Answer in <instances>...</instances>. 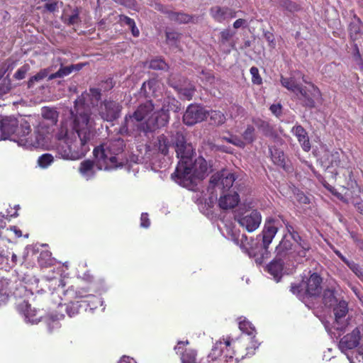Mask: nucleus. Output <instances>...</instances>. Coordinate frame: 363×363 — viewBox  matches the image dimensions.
<instances>
[{"label": "nucleus", "instance_id": "338daca9", "mask_svg": "<svg viewBox=\"0 0 363 363\" xmlns=\"http://www.w3.org/2000/svg\"><path fill=\"white\" fill-rule=\"evenodd\" d=\"M155 9L162 13L167 15L168 17L169 15V13L171 10L168 9L165 6L161 4H155Z\"/></svg>", "mask_w": 363, "mask_h": 363}, {"label": "nucleus", "instance_id": "052dcab7", "mask_svg": "<svg viewBox=\"0 0 363 363\" xmlns=\"http://www.w3.org/2000/svg\"><path fill=\"white\" fill-rule=\"evenodd\" d=\"M281 218L282 222L284 223L287 232L291 235V238L293 239L296 235H298L299 233L295 230L294 226L289 223L287 220H284L282 216H279Z\"/></svg>", "mask_w": 363, "mask_h": 363}, {"label": "nucleus", "instance_id": "4d7b16f0", "mask_svg": "<svg viewBox=\"0 0 363 363\" xmlns=\"http://www.w3.org/2000/svg\"><path fill=\"white\" fill-rule=\"evenodd\" d=\"M353 57L356 63L359 66L360 69H363V59L357 44H354V45Z\"/></svg>", "mask_w": 363, "mask_h": 363}, {"label": "nucleus", "instance_id": "39448f33", "mask_svg": "<svg viewBox=\"0 0 363 363\" xmlns=\"http://www.w3.org/2000/svg\"><path fill=\"white\" fill-rule=\"evenodd\" d=\"M254 346V348L250 349V352L244 354L238 350L241 345L238 340L230 336L223 337L213 346L211 352L207 356V363H233V359L238 362L246 356H251L257 347L255 345Z\"/></svg>", "mask_w": 363, "mask_h": 363}, {"label": "nucleus", "instance_id": "b1692460", "mask_svg": "<svg viewBox=\"0 0 363 363\" xmlns=\"http://www.w3.org/2000/svg\"><path fill=\"white\" fill-rule=\"evenodd\" d=\"M18 308L23 313L26 319L32 323H37L42 318L35 309H32L30 305L25 301L18 306Z\"/></svg>", "mask_w": 363, "mask_h": 363}, {"label": "nucleus", "instance_id": "c03bdc74", "mask_svg": "<svg viewBox=\"0 0 363 363\" xmlns=\"http://www.w3.org/2000/svg\"><path fill=\"white\" fill-rule=\"evenodd\" d=\"M239 328L240 330L247 334L248 335H252L255 333V328L253 325L245 318L239 321Z\"/></svg>", "mask_w": 363, "mask_h": 363}, {"label": "nucleus", "instance_id": "603ef678", "mask_svg": "<svg viewBox=\"0 0 363 363\" xmlns=\"http://www.w3.org/2000/svg\"><path fill=\"white\" fill-rule=\"evenodd\" d=\"M211 119L216 125L223 124L225 122V116L220 111H211L210 114Z\"/></svg>", "mask_w": 363, "mask_h": 363}, {"label": "nucleus", "instance_id": "c756f323", "mask_svg": "<svg viewBox=\"0 0 363 363\" xmlns=\"http://www.w3.org/2000/svg\"><path fill=\"white\" fill-rule=\"evenodd\" d=\"M82 302L84 305V311H89L92 312L102 305L101 298L94 294H91L89 296H87L86 299H82Z\"/></svg>", "mask_w": 363, "mask_h": 363}, {"label": "nucleus", "instance_id": "e433bc0d", "mask_svg": "<svg viewBox=\"0 0 363 363\" xmlns=\"http://www.w3.org/2000/svg\"><path fill=\"white\" fill-rule=\"evenodd\" d=\"M277 4L284 9L291 12H298L301 10L300 4L291 0H277Z\"/></svg>", "mask_w": 363, "mask_h": 363}, {"label": "nucleus", "instance_id": "6e6d98bb", "mask_svg": "<svg viewBox=\"0 0 363 363\" xmlns=\"http://www.w3.org/2000/svg\"><path fill=\"white\" fill-rule=\"evenodd\" d=\"M9 296V292L7 288L4 287V283L0 282V305L5 303Z\"/></svg>", "mask_w": 363, "mask_h": 363}, {"label": "nucleus", "instance_id": "f704fd0d", "mask_svg": "<svg viewBox=\"0 0 363 363\" xmlns=\"http://www.w3.org/2000/svg\"><path fill=\"white\" fill-rule=\"evenodd\" d=\"M50 72V68H45L40 69L36 74H35L29 79V80L28 81V89L33 88L35 83L40 82L46 77L48 78Z\"/></svg>", "mask_w": 363, "mask_h": 363}, {"label": "nucleus", "instance_id": "5fc2aeb1", "mask_svg": "<svg viewBox=\"0 0 363 363\" xmlns=\"http://www.w3.org/2000/svg\"><path fill=\"white\" fill-rule=\"evenodd\" d=\"M255 338V336H253L252 338H251V343H252V345L251 346H247V345H242L241 343V342L238 341L241 345V347L238 350L240 352H242L244 354H246V353L247 352H250L251 351V348H254V345H255L257 347L255 348V350H256L258 346H259V344L257 342V341H255L253 339ZM255 350H254L255 352ZM255 354V352L252 354L253 355Z\"/></svg>", "mask_w": 363, "mask_h": 363}, {"label": "nucleus", "instance_id": "f3484780", "mask_svg": "<svg viewBox=\"0 0 363 363\" xmlns=\"http://www.w3.org/2000/svg\"><path fill=\"white\" fill-rule=\"evenodd\" d=\"M278 231V228L274 225L273 220H269L265 223L262 233L257 235L261 238L262 248L267 251L269 245Z\"/></svg>", "mask_w": 363, "mask_h": 363}, {"label": "nucleus", "instance_id": "680f3d73", "mask_svg": "<svg viewBox=\"0 0 363 363\" xmlns=\"http://www.w3.org/2000/svg\"><path fill=\"white\" fill-rule=\"evenodd\" d=\"M79 13L77 9L74 11V13L71 15L67 19V24L73 26L80 22Z\"/></svg>", "mask_w": 363, "mask_h": 363}, {"label": "nucleus", "instance_id": "7ed1b4c3", "mask_svg": "<svg viewBox=\"0 0 363 363\" xmlns=\"http://www.w3.org/2000/svg\"><path fill=\"white\" fill-rule=\"evenodd\" d=\"M125 143L123 139L117 138L100 144L93 150L94 160H83L79 167V172L86 179L95 175L94 167L99 170H108L122 167L126 162L124 155Z\"/></svg>", "mask_w": 363, "mask_h": 363}, {"label": "nucleus", "instance_id": "f257e3e1", "mask_svg": "<svg viewBox=\"0 0 363 363\" xmlns=\"http://www.w3.org/2000/svg\"><path fill=\"white\" fill-rule=\"evenodd\" d=\"M101 92H82L74 101V108L70 116L62 121L56 133L58 140L63 143L57 146V153L65 160L82 158L90 150V143L96 132L90 123L91 107L98 106Z\"/></svg>", "mask_w": 363, "mask_h": 363}, {"label": "nucleus", "instance_id": "6ab92c4d", "mask_svg": "<svg viewBox=\"0 0 363 363\" xmlns=\"http://www.w3.org/2000/svg\"><path fill=\"white\" fill-rule=\"evenodd\" d=\"M333 312L335 315V323L337 325V326L335 327L337 330H342L345 328V324L342 323L340 325V323L348 312L347 301L344 300L340 301L333 308Z\"/></svg>", "mask_w": 363, "mask_h": 363}, {"label": "nucleus", "instance_id": "58836bf2", "mask_svg": "<svg viewBox=\"0 0 363 363\" xmlns=\"http://www.w3.org/2000/svg\"><path fill=\"white\" fill-rule=\"evenodd\" d=\"M149 68L154 70L167 71L169 65L162 57H157L150 61Z\"/></svg>", "mask_w": 363, "mask_h": 363}, {"label": "nucleus", "instance_id": "bb28decb", "mask_svg": "<svg viewBox=\"0 0 363 363\" xmlns=\"http://www.w3.org/2000/svg\"><path fill=\"white\" fill-rule=\"evenodd\" d=\"M362 28V23L359 18L350 23L348 32L352 41L354 42L362 38L363 35Z\"/></svg>", "mask_w": 363, "mask_h": 363}, {"label": "nucleus", "instance_id": "3c124183", "mask_svg": "<svg viewBox=\"0 0 363 363\" xmlns=\"http://www.w3.org/2000/svg\"><path fill=\"white\" fill-rule=\"evenodd\" d=\"M30 70V65L25 64L21 66L13 75V77L16 80H21L26 77L27 72Z\"/></svg>", "mask_w": 363, "mask_h": 363}, {"label": "nucleus", "instance_id": "5701e85b", "mask_svg": "<svg viewBox=\"0 0 363 363\" xmlns=\"http://www.w3.org/2000/svg\"><path fill=\"white\" fill-rule=\"evenodd\" d=\"M284 258L276 255V257L267 266V270L274 278H277L281 277L284 269Z\"/></svg>", "mask_w": 363, "mask_h": 363}, {"label": "nucleus", "instance_id": "20e7f679", "mask_svg": "<svg viewBox=\"0 0 363 363\" xmlns=\"http://www.w3.org/2000/svg\"><path fill=\"white\" fill-rule=\"evenodd\" d=\"M33 139L30 123L25 119L18 120L14 116L0 117V140H11L19 145L39 146L44 140L43 135L35 131Z\"/></svg>", "mask_w": 363, "mask_h": 363}, {"label": "nucleus", "instance_id": "2f4dec72", "mask_svg": "<svg viewBox=\"0 0 363 363\" xmlns=\"http://www.w3.org/2000/svg\"><path fill=\"white\" fill-rule=\"evenodd\" d=\"M182 34L175 30H166V43L170 47L179 48Z\"/></svg>", "mask_w": 363, "mask_h": 363}, {"label": "nucleus", "instance_id": "423d86ee", "mask_svg": "<svg viewBox=\"0 0 363 363\" xmlns=\"http://www.w3.org/2000/svg\"><path fill=\"white\" fill-rule=\"evenodd\" d=\"M153 110L154 104L152 101H147L145 103L140 104L133 114L125 116L121 128V132L128 133L135 130L142 132L140 127L143 123L138 125L137 123H140L145 120Z\"/></svg>", "mask_w": 363, "mask_h": 363}, {"label": "nucleus", "instance_id": "473e14b6", "mask_svg": "<svg viewBox=\"0 0 363 363\" xmlns=\"http://www.w3.org/2000/svg\"><path fill=\"white\" fill-rule=\"evenodd\" d=\"M292 245H293L290 240H286L284 238L276 247L277 255L282 258H285L291 250Z\"/></svg>", "mask_w": 363, "mask_h": 363}, {"label": "nucleus", "instance_id": "a19ab883", "mask_svg": "<svg viewBox=\"0 0 363 363\" xmlns=\"http://www.w3.org/2000/svg\"><path fill=\"white\" fill-rule=\"evenodd\" d=\"M160 85L161 82L157 79H150L143 84L140 91H147V89L149 91H157L160 89Z\"/></svg>", "mask_w": 363, "mask_h": 363}, {"label": "nucleus", "instance_id": "4c0bfd02", "mask_svg": "<svg viewBox=\"0 0 363 363\" xmlns=\"http://www.w3.org/2000/svg\"><path fill=\"white\" fill-rule=\"evenodd\" d=\"M89 290L86 288H79L75 290L73 286L69 287L66 291L65 294H74V298L82 299H86L87 296H89L91 294H89Z\"/></svg>", "mask_w": 363, "mask_h": 363}, {"label": "nucleus", "instance_id": "dca6fc26", "mask_svg": "<svg viewBox=\"0 0 363 363\" xmlns=\"http://www.w3.org/2000/svg\"><path fill=\"white\" fill-rule=\"evenodd\" d=\"M211 16L218 23H223L225 21L234 18L237 16L235 10L228 6H214L210 9Z\"/></svg>", "mask_w": 363, "mask_h": 363}, {"label": "nucleus", "instance_id": "09e8293b", "mask_svg": "<svg viewBox=\"0 0 363 363\" xmlns=\"http://www.w3.org/2000/svg\"><path fill=\"white\" fill-rule=\"evenodd\" d=\"M54 160L51 154L45 153L39 157L38 162L40 167L45 168L48 167Z\"/></svg>", "mask_w": 363, "mask_h": 363}, {"label": "nucleus", "instance_id": "c9c22d12", "mask_svg": "<svg viewBox=\"0 0 363 363\" xmlns=\"http://www.w3.org/2000/svg\"><path fill=\"white\" fill-rule=\"evenodd\" d=\"M253 124L264 135H269L273 131V128L267 122L259 118H252Z\"/></svg>", "mask_w": 363, "mask_h": 363}, {"label": "nucleus", "instance_id": "49530a36", "mask_svg": "<svg viewBox=\"0 0 363 363\" xmlns=\"http://www.w3.org/2000/svg\"><path fill=\"white\" fill-rule=\"evenodd\" d=\"M300 96H298L299 99L301 101V103L303 106L313 108L315 107V101L311 96H309L308 92H299Z\"/></svg>", "mask_w": 363, "mask_h": 363}, {"label": "nucleus", "instance_id": "f03ea898", "mask_svg": "<svg viewBox=\"0 0 363 363\" xmlns=\"http://www.w3.org/2000/svg\"><path fill=\"white\" fill-rule=\"evenodd\" d=\"M174 140L177 155L180 160L172 177L180 185L190 188L196 184L197 180L205 177L208 170L207 162L202 157L193 162L195 152L192 145L186 142L184 134L177 133Z\"/></svg>", "mask_w": 363, "mask_h": 363}, {"label": "nucleus", "instance_id": "de8ad7c7", "mask_svg": "<svg viewBox=\"0 0 363 363\" xmlns=\"http://www.w3.org/2000/svg\"><path fill=\"white\" fill-rule=\"evenodd\" d=\"M346 265L352 270V272L363 282V272L359 265L353 261H348Z\"/></svg>", "mask_w": 363, "mask_h": 363}, {"label": "nucleus", "instance_id": "79ce46f5", "mask_svg": "<svg viewBox=\"0 0 363 363\" xmlns=\"http://www.w3.org/2000/svg\"><path fill=\"white\" fill-rule=\"evenodd\" d=\"M72 69L70 65L64 67L61 64L60 68L55 73H52L48 76V80H52L55 78H62L66 76H68L72 73Z\"/></svg>", "mask_w": 363, "mask_h": 363}, {"label": "nucleus", "instance_id": "1a4fd4ad", "mask_svg": "<svg viewBox=\"0 0 363 363\" xmlns=\"http://www.w3.org/2000/svg\"><path fill=\"white\" fill-rule=\"evenodd\" d=\"M236 180L235 174L228 171L223 170L213 174L210 179V183L213 186L220 185L222 186L223 192L230 191L235 188V191H240V185L238 183L235 186L233 184Z\"/></svg>", "mask_w": 363, "mask_h": 363}, {"label": "nucleus", "instance_id": "37998d69", "mask_svg": "<svg viewBox=\"0 0 363 363\" xmlns=\"http://www.w3.org/2000/svg\"><path fill=\"white\" fill-rule=\"evenodd\" d=\"M243 140L248 144L255 140V128L252 125H248L242 134Z\"/></svg>", "mask_w": 363, "mask_h": 363}, {"label": "nucleus", "instance_id": "bf43d9fd", "mask_svg": "<svg viewBox=\"0 0 363 363\" xmlns=\"http://www.w3.org/2000/svg\"><path fill=\"white\" fill-rule=\"evenodd\" d=\"M290 291L297 296H302L305 293L303 292V286L301 284H291L290 286Z\"/></svg>", "mask_w": 363, "mask_h": 363}, {"label": "nucleus", "instance_id": "393cba45", "mask_svg": "<svg viewBox=\"0 0 363 363\" xmlns=\"http://www.w3.org/2000/svg\"><path fill=\"white\" fill-rule=\"evenodd\" d=\"M169 21L179 24L194 23L195 16L182 11H173L171 10L168 16Z\"/></svg>", "mask_w": 363, "mask_h": 363}, {"label": "nucleus", "instance_id": "aec40b11", "mask_svg": "<svg viewBox=\"0 0 363 363\" xmlns=\"http://www.w3.org/2000/svg\"><path fill=\"white\" fill-rule=\"evenodd\" d=\"M294 241L297 244L298 249H295L296 256L299 258H305L309 255L311 250L310 242L301 237L299 234L296 235L293 238Z\"/></svg>", "mask_w": 363, "mask_h": 363}, {"label": "nucleus", "instance_id": "7c9ffc66", "mask_svg": "<svg viewBox=\"0 0 363 363\" xmlns=\"http://www.w3.org/2000/svg\"><path fill=\"white\" fill-rule=\"evenodd\" d=\"M65 311L70 318L79 314L82 311H84L82 300L70 301L66 305Z\"/></svg>", "mask_w": 363, "mask_h": 363}, {"label": "nucleus", "instance_id": "9d476101", "mask_svg": "<svg viewBox=\"0 0 363 363\" xmlns=\"http://www.w3.org/2000/svg\"><path fill=\"white\" fill-rule=\"evenodd\" d=\"M235 220L248 232H253L259 226L262 216L257 210L246 211L236 213Z\"/></svg>", "mask_w": 363, "mask_h": 363}, {"label": "nucleus", "instance_id": "a878e982", "mask_svg": "<svg viewBox=\"0 0 363 363\" xmlns=\"http://www.w3.org/2000/svg\"><path fill=\"white\" fill-rule=\"evenodd\" d=\"M178 132L172 135V141H170L168 137L164 134H162L157 137L158 150L164 155H167L168 154L169 148L172 146V144L174 145V147L176 148L174 136ZM179 133H181V132ZM182 134L183 133H182Z\"/></svg>", "mask_w": 363, "mask_h": 363}, {"label": "nucleus", "instance_id": "4be33fe9", "mask_svg": "<svg viewBox=\"0 0 363 363\" xmlns=\"http://www.w3.org/2000/svg\"><path fill=\"white\" fill-rule=\"evenodd\" d=\"M174 350L179 355L182 363H197V351L196 350L185 348V350H182L180 346H175Z\"/></svg>", "mask_w": 363, "mask_h": 363}, {"label": "nucleus", "instance_id": "13d9d810", "mask_svg": "<svg viewBox=\"0 0 363 363\" xmlns=\"http://www.w3.org/2000/svg\"><path fill=\"white\" fill-rule=\"evenodd\" d=\"M115 82L112 77H108L105 80L101 81L100 84L101 89H104V91H109L113 88Z\"/></svg>", "mask_w": 363, "mask_h": 363}, {"label": "nucleus", "instance_id": "ddd939ff", "mask_svg": "<svg viewBox=\"0 0 363 363\" xmlns=\"http://www.w3.org/2000/svg\"><path fill=\"white\" fill-rule=\"evenodd\" d=\"M121 111V106L116 101H107L101 102L99 107V114L104 120L113 121L118 118Z\"/></svg>", "mask_w": 363, "mask_h": 363}, {"label": "nucleus", "instance_id": "69168bd1", "mask_svg": "<svg viewBox=\"0 0 363 363\" xmlns=\"http://www.w3.org/2000/svg\"><path fill=\"white\" fill-rule=\"evenodd\" d=\"M150 225V220L147 213H143L140 216V226L147 228Z\"/></svg>", "mask_w": 363, "mask_h": 363}, {"label": "nucleus", "instance_id": "2eb2a0df", "mask_svg": "<svg viewBox=\"0 0 363 363\" xmlns=\"http://www.w3.org/2000/svg\"><path fill=\"white\" fill-rule=\"evenodd\" d=\"M322 281L323 279L318 273L311 274L304 284L305 294L311 297L318 296L322 291Z\"/></svg>", "mask_w": 363, "mask_h": 363}, {"label": "nucleus", "instance_id": "6e6552de", "mask_svg": "<svg viewBox=\"0 0 363 363\" xmlns=\"http://www.w3.org/2000/svg\"><path fill=\"white\" fill-rule=\"evenodd\" d=\"M169 118L168 111L162 108L147 118L145 123L141 125L140 130L145 133L154 132L155 130L165 126Z\"/></svg>", "mask_w": 363, "mask_h": 363}, {"label": "nucleus", "instance_id": "0e129e2a", "mask_svg": "<svg viewBox=\"0 0 363 363\" xmlns=\"http://www.w3.org/2000/svg\"><path fill=\"white\" fill-rule=\"evenodd\" d=\"M118 18H119L118 21H119V23H120L121 25H123V24L126 25V26H128L129 28H130V27L133 23H135V21H134L133 18H130V17H128V16H125V15L121 14V15H119Z\"/></svg>", "mask_w": 363, "mask_h": 363}, {"label": "nucleus", "instance_id": "0eeeda50", "mask_svg": "<svg viewBox=\"0 0 363 363\" xmlns=\"http://www.w3.org/2000/svg\"><path fill=\"white\" fill-rule=\"evenodd\" d=\"M327 160H328V168L335 167L333 174H334L335 177L337 175H340V172H342V170H346L347 174L351 177L352 175V162L350 159L347 156L340 157V154L337 151L334 152H328L326 154Z\"/></svg>", "mask_w": 363, "mask_h": 363}, {"label": "nucleus", "instance_id": "412c9836", "mask_svg": "<svg viewBox=\"0 0 363 363\" xmlns=\"http://www.w3.org/2000/svg\"><path fill=\"white\" fill-rule=\"evenodd\" d=\"M292 132L296 137L303 150L305 152H309L311 150V145L306 130L301 125H298L293 128Z\"/></svg>", "mask_w": 363, "mask_h": 363}, {"label": "nucleus", "instance_id": "c85d7f7f", "mask_svg": "<svg viewBox=\"0 0 363 363\" xmlns=\"http://www.w3.org/2000/svg\"><path fill=\"white\" fill-rule=\"evenodd\" d=\"M269 150L273 163L277 166L284 168L286 162L284 151L275 146L270 147Z\"/></svg>", "mask_w": 363, "mask_h": 363}, {"label": "nucleus", "instance_id": "72a5a7b5", "mask_svg": "<svg viewBox=\"0 0 363 363\" xmlns=\"http://www.w3.org/2000/svg\"><path fill=\"white\" fill-rule=\"evenodd\" d=\"M42 116L44 119L49 121L50 125H54L58 121L59 113L55 108L43 107Z\"/></svg>", "mask_w": 363, "mask_h": 363}, {"label": "nucleus", "instance_id": "8fccbe9b", "mask_svg": "<svg viewBox=\"0 0 363 363\" xmlns=\"http://www.w3.org/2000/svg\"><path fill=\"white\" fill-rule=\"evenodd\" d=\"M46 323L49 332L52 333L56 330H58L61 327V324L58 319L50 317L46 319Z\"/></svg>", "mask_w": 363, "mask_h": 363}, {"label": "nucleus", "instance_id": "864d4df0", "mask_svg": "<svg viewBox=\"0 0 363 363\" xmlns=\"http://www.w3.org/2000/svg\"><path fill=\"white\" fill-rule=\"evenodd\" d=\"M250 74L252 75V82L255 84H261L262 83V79L259 73V69L256 67H252L250 68Z\"/></svg>", "mask_w": 363, "mask_h": 363}, {"label": "nucleus", "instance_id": "ea45409f", "mask_svg": "<svg viewBox=\"0 0 363 363\" xmlns=\"http://www.w3.org/2000/svg\"><path fill=\"white\" fill-rule=\"evenodd\" d=\"M323 303L327 306H332L336 303L337 299L333 289H327L324 290L323 294Z\"/></svg>", "mask_w": 363, "mask_h": 363}, {"label": "nucleus", "instance_id": "cd10ccee", "mask_svg": "<svg viewBox=\"0 0 363 363\" xmlns=\"http://www.w3.org/2000/svg\"><path fill=\"white\" fill-rule=\"evenodd\" d=\"M239 236H240V234L239 233L237 234L236 232L233 233L231 235L232 240L234 241V242L237 245H239L242 250H244L246 252H247L249 256L256 257L257 254L254 251V250L252 247H247L248 243L246 244V242L247 241V237L245 234L241 235V238H239Z\"/></svg>", "mask_w": 363, "mask_h": 363}, {"label": "nucleus", "instance_id": "9b49d317", "mask_svg": "<svg viewBox=\"0 0 363 363\" xmlns=\"http://www.w3.org/2000/svg\"><path fill=\"white\" fill-rule=\"evenodd\" d=\"M362 343H363V334L361 333L360 328L357 327L350 333L347 334L340 339L339 347L342 352L352 350L357 346L359 350Z\"/></svg>", "mask_w": 363, "mask_h": 363}, {"label": "nucleus", "instance_id": "a18cd8bd", "mask_svg": "<svg viewBox=\"0 0 363 363\" xmlns=\"http://www.w3.org/2000/svg\"><path fill=\"white\" fill-rule=\"evenodd\" d=\"M235 35L230 29H224L220 32L219 45L224 46L230 41L232 37Z\"/></svg>", "mask_w": 363, "mask_h": 363}, {"label": "nucleus", "instance_id": "a211bd4d", "mask_svg": "<svg viewBox=\"0 0 363 363\" xmlns=\"http://www.w3.org/2000/svg\"><path fill=\"white\" fill-rule=\"evenodd\" d=\"M236 186L230 193L220 196L218 205L222 209H230L235 208L240 201L238 191H235Z\"/></svg>", "mask_w": 363, "mask_h": 363}, {"label": "nucleus", "instance_id": "4468645a", "mask_svg": "<svg viewBox=\"0 0 363 363\" xmlns=\"http://www.w3.org/2000/svg\"><path fill=\"white\" fill-rule=\"evenodd\" d=\"M296 78H301L304 83L308 84L312 88H314V85L308 82L306 77L300 72H294L290 77H284L281 76V83L282 86L289 91H303L302 84L297 82Z\"/></svg>", "mask_w": 363, "mask_h": 363}, {"label": "nucleus", "instance_id": "f8f14e48", "mask_svg": "<svg viewBox=\"0 0 363 363\" xmlns=\"http://www.w3.org/2000/svg\"><path fill=\"white\" fill-rule=\"evenodd\" d=\"M208 115L209 113L204 108L200 106L190 105L183 116V121L187 125H193L206 120Z\"/></svg>", "mask_w": 363, "mask_h": 363}, {"label": "nucleus", "instance_id": "e2e57ef3", "mask_svg": "<svg viewBox=\"0 0 363 363\" xmlns=\"http://www.w3.org/2000/svg\"><path fill=\"white\" fill-rule=\"evenodd\" d=\"M269 110L272 113L277 117H279L282 114V106L280 103L272 104L269 107Z\"/></svg>", "mask_w": 363, "mask_h": 363}, {"label": "nucleus", "instance_id": "774afa93", "mask_svg": "<svg viewBox=\"0 0 363 363\" xmlns=\"http://www.w3.org/2000/svg\"><path fill=\"white\" fill-rule=\"evenodd\" d=\"M264 37L267 42L269 43V45L272 46V48H274L276 43L274 35L272 33L267 32L264 34Z\"/></svg>", "mask_w": 363, "mask_h": 363}]
</instances>
